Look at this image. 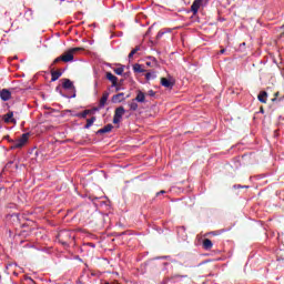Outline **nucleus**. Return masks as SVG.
<instances>
[{
	"label": "nucleus",
	"mask_w": 284,
	"mask_h": 284,
	"mask_svg": "<svg viewBox=\"0 0 284 284\" xmlns=\"http://www.w3.org/2000/svg\"><path fill=\"white\" fill-rule=\"evenodd\" d=\"M82 50H83V48H81V47H75V48L69 49L62 55L55 58L53 60L52 65H57V63H61V61L63 63H70L71 61H74V54H77V52H81Z\"/></svg>",
	"instance_id": "obj_1"
},
{
	"label": "nucleus",
	"mask_w": 284,
	"mask_h": 284,
	"mask_svg": "<svg viewBox=\"0 0 284 284\" xmlns=\"http://www.w3.org/2000/svg\"><path fill=\"white\" fill-rule=\"evenodd\" d=\"M75 234L72 231H60L58 233V241L61 243V245H64V247H68V245H72L74 243Z\"/></svg>",
	"instance_id": "obj_2"
},
{
	"label": "nucleus",
	"mask_w": 284,
	"mask_h": 284,
	"mask_svg": "<svg viewBox=\"0 0 284 284\" xmlns=\"http://www.w3.org/2000/svg\"><path fill=\"white\" fill-rule=\"evenodd\" d=\"M28 139H30V133H23L21 138L13 143L11 150H18L19 148H23V145L28 143Z\"/></svg>",
	"instance_id": "obj_3"
},
{
	"label": "nucleus",
	"mask_w": 284,
	"mask_h": 284,
	"mask_svg": "<svg viewBox=\"0 0 284 284\" xmlns=\"http://www.w3.org/2000/svg\"><path fill=\"white\" fill-rule=\"evenodd\" d=\"M123 114H125V108L119 106L114 111V116H113V123L116 125L121 123V119H123Z\"/></svg>",
	"instance_id": "obj_4"
},
{
	"label": "nucleus",
	"mask_w": 284,
	"mask_h": 284,
	"mask_svg": "<svg viewBox=\"0 0 284 284\" xmlns=\"http://www.w3.org/2000/svg\"><path fill=\"white\" fill-rule=\"evenodd\" d=\"M12 92H14V89H2L0 91V99L2 101H10V99H12Z\"/></svg>",
	"instance_id": "obj_5"
},
{
	"label": "nucleus",
	"mask_w": 284,
	"mask_h": 284,
	"mask_svg": "<svg viewBox=\"0 0 284 284\" xmlns=\"http://www.w3.org/2000/svg\"><path fill=\"white\" fill-rule=\"evenodd\" d=\"M4 123H13V125H17V119H14V112L9 111L3 115Z\"/></svg>",
	"instance_id": "obj_6"
},
{
	"label": "nucleus",
	"mask_w": 284,
	"mask_h": 284,
	"mask_svg": "<svg viewBox=\"0 0 284 284\" xmlns=\"http://www.w3.org/2000/svg\"><path fill=\"white\" fill-rule=\"evenodd\" d=\"M161 85H163V88H169V90H172V88H174V80H170L168 78H161L160 81Z\"/></svg>",
	"instance_id": "obj_7"
},
{
	"label": "nucleus",
	"mask_w": 284,
	"mask_h": 284,
	"mask_svg": "<svg viewBox=\"0 0 284 284\" xmlns=\"http://www.w3.org/2000/svg\"><path fill=\"white\" fill-rule=\"evenodd\" d=\"M202 3H203V0H194L191 6V12H193V14H196Z\"/></svg>",
	"instance_id": "obj_8"
},
{
	"label": "nucleus",
	"mask_w": 284,
	"mask_h": 284,
	"mask_svg": "<svg viewBox=\"0 0 284 284\" xmlns=\"http://www.w3.org/2000/svg\"><path fill=\"white\" fill-rule=\"evenodd\" d=\"M125 93H118L112 97V103H123L125 101Z\"/></svg>",
	"instance_id": "obj_9"
},
{
	"label": "nucleus",
	"mask_w": 284,
	"mask_h": 284,
	"mask_svg": "<svg viewBox=\"0 0 284 284\" xmlns=\"http://www.w3.org/2000/svg\"><path fill=\"white\" fill-rule=\"evenodd\" d=\"M106 79L112 83V87H116L119 83V78L116 75L112 74V72H106Z\"/></svg>",
	"instance_id": "obj_10"
},
{
	"label": "nucleus",
	"mask_w": 284,
	"mask_h": 284,
	"mask_svg": "<svg viewBox=\"0 0 284 284\" xmlns=\"http://www.w3.org/2000/svg\"><path fill=\"white\" fill-rule=\"evenodd\" d=\"M110 98L109 92H103L102 98L100 99L99 108L100 110L105 108V103H108V99Z\"/></svg>",
	"instance_id": "obj_11"
},
{
	"label": "nucleus",
	"mask_w": 284,
	"mask_h": 284,
	"mask_svg": "<svg viewBox=\"0 0 284 284\" xmlns=\"http://www.w3.org/2000/svg\"><path fill=\"white\" fill-rule=\"evenodd\" d=\"M62 88L64 90H74V83L70 79H63Z\"/></svg>",
	"instance_id": "obj_12"
},
{
	"label": "nucleus",
	"mask_w": 284,
	"mask_h": 284,
	"mask_svg": "<svg viewBox=\"0 0 284 284\" xmlns=\"http://www.w3.org/2000/svg\"><path fill=\"white\" fill-rule=\"evenodd\" d=\"M114 125L112 124H106L104 128L98 130V134H108V132H112Z\"/></svg>",
	"instance_id": "obj_13"
},
{
	"label": "nucleus",
	"mask_w": 284,
	"mask_h": 284,
	"mask_svg": "<svg viewBox=\"0 0 284 284\" xmlns=\"http://www.w3.org/2000/svg\"><path fill=\"white\" fill-rule=\"evenodd\" d=\"M134 100L138 103H145V93H143V91H138V94Z\"/></svg>",
	"instance_id": "obj_14"
},
{
	"label": "nucleus",
	"mask_w": 284,
	"mask_h": 284,
	"mask_svg": "<svg viewBox=\"0 0 284 284\" xmlns=\"http://www.w3.org/2000/svg\"><path fill=\"white\" fill-rule=\"evenodd\" d=\"M62 74L63 73L60 70H51V81H59V78L62 77Z\"/></svg>",
	"instance_id": "obj_15"
},
{
	"label": "nucleus",
	"mask_w": 284,
	"mask_h": 284,
	"mask_svg": "<svg viewBox=\"0 0 284 284\" xmlns=\"http://www.w3.org/2000/svg\"><path fill=\"white\" fill-rule=\"evenodd\" d=\"M257 99L260 103H267V93L265 91H261Z\"/></svg>",
	"instance_id": "obj_16"
},
{
	"label": "nucleus",
	"mask_w": 284,
	"mask_h": 284,
	"mask_svg": "<svg viewBox=\"0 0 284 284\" xmlns=\"http://www.w3.org/2000/svg\"><path fill=\"white\" fill-rule=\"evenodd\" d=\"M202 245L204 250H212V247L214 246L212 240L210 239H204Z\"/></svg>",
	"instance_id": "obj_17"
},
{
	"label": "nucleus",
	"mask_w": 284,
	"mask_h": 284,
	"mask_svg": "<svg viewBox=\"0 0 284 284\" xmlns=\"http://www.w3.org/2000/svg\"><path fill=\"white\" fill-rule=\"evenodd\" d=\"M128 105L132 112H136V110H139V103H136L134 99L130 101Z\"/></svg>",
	"instance_id": "obj_18"
},
{
	"label": "nucleus",
	"mask_w": 284,
	"mask_h": 284,
	"mask_svg": "<svg viewBox=\"0 0 284 284\" xmlns=\"http://www.w3.org/2000/svg\"><path fill=\"white\" fill-rule=\"evenodd\" d=\"M113 71H114L119 77H122L123 72H125V65L119 64V68L113 69Z\"/></svg>",
	"instance_id": "obj_19"
},
{
	"label": "nucleus",
	"mask_w": 284,
	"mask_h": 284,
	"mask_svg": "<svg viewBox=\"0 0 284 284\" xmlns=\"http://www.w3.org/2000/svg\"><path fill=\"white\" fill-rule=\"evenodd\" d=\"M95 121H97L95 116H92L91 119H88L87 124L84 125L85 130H89V128H92V125L94 124Z\"/></svg>",
	"instance_id": "obj_20"
},
{
	"label": "nucleus",
	"mask_w": 284,
	"mask_h": 284,
	"mask_svg": "<svg viewBox=\"0 0 284 284\" xmlns=\"http://www.w3.org/2000/svg\"><path fill=\"white\" fill-rule=\"evenodd\" d=\"M133 71L134 72H138V73H143V72H145L144 70H143V67L141 65V64H139V63H135L134 65H133Z\"/></svg>",
	"instance_id": "obj_21"
},
{
	"label": "nucleus",
	"mask_w": 284,
	"mask_h": 284,
	"mask_svg": "<svg viewBox=\"0 0 284 284\" xmlns=\"http://www.w3.org/2000/svg\"><path fill=\"white\" fill-rule=\"evenodd\" d=\"M179 278H189V276L187 275L176 274V273L171 275V280L172 281H179Z\"/></svg>",
	"instance_id": "obj_22"
},
{
	"label": "nucleus",
	"mask_w": 284,
	"mask_h": 284,
	"mask_svg": "<svg viewBox=\"0 0 284 284\" xmlns=\"http://www.w3.org/2000/svg\"><path fill=\"white\" fill-rule=\"evenodd\" d=\"M168 32H172V29H163L160 32H158L156 39H161V37H163V34L168 33Z\"/></svg>",
	"instance_id": "obj_23"
},
{
	"label": "nucleus",
	"mask_w": 284,
	"mask_h": 284,
	"mask_svg": "<svg viewBox=\"0 0 284 284\" xmlns=\"http://www.w3.org/2000/svg\"><path fill=\"white\" fill-rule=\"evenodd\" d=\"M145 79H146V81H150L152 79H156V73L155 72H148L145 74Z\"/></svg>",
	"instance_id": "obj_24"
},
{
	"label": "nucleus",
	"mask_w": 284,
	"mask_h": 284,
	"mask_svg": "<svg viewBox=\"0 0 284 284\" xmlns=\"http://www.w3.org/2000/svg\"><path fill=\"white\" fill-rule=\"evenodd\" d=\"M141 50L140 47H135L130 53H129V59H132L134 54H136Z\"/></svg>",
	"instance_id": "obj_25"
},
{
	"label": "nucleus",
	"mask_w": 284,
	"mask_h": 284,
	"mask_svg": "<svg viewBox=\"0 0 284 284\" xmlns=\"http://www.w3.org/2000/svg\"><path fill=\"white\" fill-rule=\"evenodd\" d=\"M90 114V110H84L82 113H78L77 116H80L81 119H85Z\"/></svg>",
	"instance_id": "obj_26"
},
{
	"label": "nucleus",
	"mask_w": 284,
	"mask_h": 284,
	"mask_svg": "<svg viewBox=\"0 0 284 284\" xmlns=\"http://www.w3.org/2000/svg\"><path fill=\"white\" fill-rule=\"evenodd\" d=\"M155 95H156V92H154V90H150L146 93V97H155Z\"/></svg>",
	"instance_id": "obj_27"
},
{
	"label": "nucleus",
	"mask_w": 284,
	"mask_h": 284,
	"mask_svg": "<svg viewBox=\"0 0 284 284\" xmlns=\"http://www.w3.org/2000/svg\"><path fill=\"white\" fill-rule=\"evenodd\" d=\"M113 88H115V92H119L121 90V84L118 82L116 87Z\"/></svg>",
	"instance_id": "obj_28"
},
{
	"label": "nucleus",
	"mask_w": 284,
	"mask_h": 284,
	"mask_svg": "<svg viewBox=\"0 0 284 284\" xmlns=\"http://www.w3.org/2000/svg\"><path fill=\"white\" fill-rule=\"evenodd\" d=\"M161 194H165V191L162 190V191L158 192V193H156V196H161Z\"/></svg>",
	"instance_id": "obj_29"
},
{
	"label": "nucleus",
	"mask_w": 284,
	"mask_h": 284,
	"mask_svg": "<svg viewBox=\"0 0 284 284\" xmlns=\"http://www.w3.org/2000/svg\"><path fill=\"white\" fill-rule=\"evenodd\" d=\"M220 54H225V49L220 50Z\"/></svg>",
	"instance_id": "obj_30"
},
{
	"label": "nucleus",
	"mask_w": 284,
	"mask_h": 284,
	"mask_svg": "<svg viewBox=\"0 0 284 284\" xmlns=\"http://www.w3.org/2000/svg\"><path fill=\"white\" fill-rule=\"evenodd\" d=\"M145 64L150 68V65H152V62H146Z\"/></svg>",
	"instance_id": "obj_31"
},
{
	"label": "nucleus",
	"mask_w": 284,
	"mask_h": 284,
	"mask_svg": "<svg viewBox=\"0 0 284 284\" xmlns=\"http://www.w3.org/2000/svg\"><path fill=\"white\" fill-rule=\"evenodd\" d=\"M118 83H119L120 85H123V80H120Z\"/></svg>",
	"instance_id": "obj_32"
},
{
	"label": "nucleus",
	"mask_w": 284,
	"mask_h": 284,
	"mask_svg": "<svg viewBox=\"0 0 284 284\" xmlns=\"http://www.w3.org/2000/svg\"><path fill=\"white\" fill-rule=\"evenodd\" d=\"M260 112H262V114H263V112H264L263 106H261Z\"/></svg>",
	"instance_id": "obj_33"
},
{
	"label": "nucleus",
	"mask_w": 284,
	"mask_h": 284,
	"mask_svg": "<svg viewBox=\"0 0 284 284\" xmlns=\"http://www.w3.org/2000/svg\"><path fill=\"white\" fill-rule=\"evenodd\" d=\"M89 245H90L91 247H94V244H93V243H89Z\"/></svg>",
	"instance_id": "obj_34"
},
{
	"label": "nucleus",
	"mask_w": 284,
	"mask_h": 284,
	"mask_svg": "<svg viewBox=\"0 0 284 284\" xmlns=\"http://www.w3.org/2000/svg\"><path fill=\"white\" fill-rule=\"evenodd\" d=\"M77 97V93H74L73 95H72V99H74Z\"/></svg>",
	"instance_id": "obj_35"
},
{
	"label": "nucleus",
	"mask_w": 284,
	"mask_h": 284,
	"mask_svg": "<svg viewBox=\"0 0 284 284\" xmlns=\"http://www.w3.org/2000/svg\"><path fill=\"white\" fill-rule=\"evenodd\" d=\"M129 74L128 73H124L123 77H128Z\"/></svg>",
	"instance_id": "obj_36"
},
{
	"label": "nucleus",
	"mask_w": 284,
	"mask_h": 284,
	"mask_svg": "<svg viewBox=\"0 0 284 284\" xmlns=\"http://www.w3.org/2000/svg\"><path fill=\"white\" fill-rule=\"evenodd\" d=\"M272 101H276V98L272 99Z\"/></svg>",
	"instance_id": "obj_37"
},
{
	"label": "nucleus",
	"mask_w": 284,
	"mask_h": 284,
	"mask_svg": "<svg viewBox=\"0 0 284 284\" xmlns=\"http://www.w3.org/2000/svg\"><path fill=\"white\" fill-rule=\"evenodd\" d=\"M278 92L275 93V97H277Z\"/></svg>",
	"instance_id": "obj_38"
},
{
	"label": "nucleus",
	"mask_w": 284,
	"mask_h": 284,
	"mask_svg": "<svg viewBox=\"0 0 284 284\" xmlns=\"http://www.w3.org/2000/svg\"><path fill=\"white\" fill-rule=\"evenodd\" d=\"M0 278H1V275H0Z\"/></svg>",
	"instance_id": "obj_39"
}]
</instances>
